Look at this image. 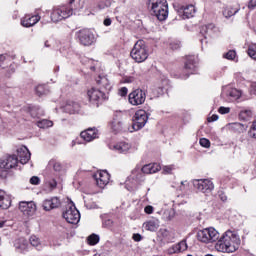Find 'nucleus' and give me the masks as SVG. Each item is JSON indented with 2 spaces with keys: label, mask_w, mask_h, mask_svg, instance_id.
<instances>
[{
  "label": "nucleus",
  "mask_w": 256,
  "mask_h": 256,
  "mask_svg": "<svg viewBox=\"0 0 256 256\" xmlns=\"http://www.w3.org/2000/svg\"><path fill=\"white\" fill-rule=\"evenodd\" d=\"M197 239L201 243H214V241H217L215 249L220 253H235L239 249V245H241V238L235 232L228 230L219 238V232L213 227L199 230Z\"/></svg>",
  "instance_id": "1"
},
{
  "label": "nucleus",
  "mask_w": 256,
  "mask_h": 256,
  "mask_svg": "<svg viewBox=\"0 0 256 256\" xmlns=\"http://www.w3.org/2000/svg\"><path fill=\"white\" fill-rule=\"evenodd\" d=\"M148 7L151 15L157 17L158 21H165L169 17L167 0H149Z\"/></svg>",
  "instance_id": "2"
},
{
  "label": "nucleus",
  "mask_w": 256,
  "mask_h": 256,
  "mask_svg": "<svg viewBox=\"0 0 256 256\" xmlns=\"http://www.w3.org/2000/svg\"><path fill=\"white\" fill-rule=\"evenodd\" d=\"M130 56L134 61H136V63H143L144 61H147V58L149 57V50H147L145 41L138 40L131 50Z\"/></svg>",
  "instance_id": "3"
},
{
  "label": "nucleus",
  "mask_w": 256,
  "mask_h": 256,
  "mask_svg": "<svg viewBox=\"0 0 256 256\" xmlns=\"http://www.w3.org/2000/svg\"><path fill=\"white\" fill-rule=\"evenodd\" d=\"M76 0H70L69 6H61L56 8L51 13V20L54 23H58V21H63V19H69L71 15H73V5Z\"/></svg>",
  "instance_id": "4"
},
{
  "label": "nucleus",
  "mask_w": 256,
  "mask_h": 256,
  "mask_svg": "<svg viewBox=\"0 0 256 256\" xmlns=\"http://www.w3.org/2000/svg\"><path fill=\"white\" fill-rule=\"evenodd\" d=\"M62 216L65 218L67 223H70L71 225H77L81 219V214L73 203H70L66 206V210L63 212Z\"/></svg>",
  "instance_id": "5"
},
{
  "label": "nucleus",
  "mask_w": 256,
  "mask_h": 256,
  "mask_svg": "<svg viewBox=\"0 0 256 256\" xmlns=\"http://www.w3.org/2000/svg\"><path fill=\"white\" fill-rule=\"evenodd\" d=\"M76 37L80 45H83L84 47H90V45L95 43V34H93V32L87 28L76 32Z\"/></svg>",
  "instance_id": "6"
},
{
  "label": "nucleus",
  "mask_w": 256,
  "mask_h": 256,
  "mask_svg": "<svg viewBox=\"0 0 256 256\" xmlns=\"http://www.w3.org/2000/svg\"><path fill=\"white\" fill-rule=\"evenodd\" d=\"M147 121H149V115L145 110H138L136 111L133 117V124L132 127L134 131H139L147 125Z\"/></svg>",
  "instance_id": "7"
},
{
  "label": "nucleus",
  "mask_w": 256,
  "mask_h": 256,
  "mask_svg": "<svg viewBox=\"0 0 256 256\" xmlns=\"http://www.w3.org/2000/svg\"><path fill=\"white\" fill-rule=\"evenodd\" d=\"M19 164V158L13 155H6L0 158V169H4V171H9V169H15Z\"/></svg>",
  "instance_id": "8"
},
{
  "label": "nucleus",
  "mask_w": 256,
  "mask_h": 256,
  "mask_svg": "<svg viewBox=\"0 0 256 256\" xmlns=\"http://www.w3.org/2000/svg\"><path fill=\"white\" fill-rule=\"evenodd\" d=\"M193 185L200 193H211L215 189V185L209 179L194 180Z\"/></svg>",
  "instance_id": "9"
},
{
  "label": "nucleus",
  "mask_w": 256,
  "mask_h": 256,
  "mask_svg": "<svg viewBox=\"0 0 256 256\" xmlns=\"http://www.w3.org/2000/svg\"><path fill=\"white\" fill-rule=\"evenodd\" d=\"M88 97L92 103H96L97 106H99V103H103V101H106L108 99L107 93L100 89L92 88L88 90Z\"/></svg>",
  "instance_id": "10"
},
{
  "label": "nucleus",
  "mask_w": 256,
  "mask_h": 256,
  "mask_svg": "<svg viewBox=\"0 0 256 256\" xmlns=\"http://www.w3.org/2000/svg\"><path fill=\"white\" fill-rule=\"evenodd\" d=\"M147 99V94L141 89L132 91L128 96V101L131 105H143Z\"/></svg>",
  "instance_id": "11"
},
{
  "label": "nucleus",
  "mask_w": 256,
  "mask_h": 256,
  "mask_svg": "<svg viewBox=\"0 0 256 256\" xmlns=\"http://www.w3.org/2000/svg\"><path fill=\"white\" fill-rule=\"evenodd\" d=\"M197 69V58L195 56H188L184 65V73L181 79H187L189 73H193Z\"/></svg>",
  "instance_id": "12"
},
{
  "label": "nucleus",
  "mask_w": 256,
  "mask_h": 256,
  "mask_svg": "<svg viewBox=\"0 0 256 256\" xmlns=\"http://www.w3.org/2000/svg\"><path fill=\"white\" fill-rule=\"evenodd\" d=\"M19 209L23 215H26L27 217H31L35 215V211H37V205H35V202H20L19 203Z\"/></svg>",
  "instance_id": "13"
},
{
  "label": "nucleus",
  "mask_w": 256,
  "mask_h": 256,
  "mask_svg": "<svg viewBox=\"0 0 256 256\" xmlns=\"http://www.w3.org/2000/svg\"><path fill=\"white\" fill-rule=\"evenodd\" d=\"M178 15L183 19H191L195 15V6L194 5H186V6H178L177 9Z\"/></svg>",
  "instance_id": "14"
},
{
  "label": "nucleus",
  "mask_w": 256,
  "mask_h": 256,
  "mask_svg": "<svg viewBox=\"0 0 256 256\" xmlns=\"http://www.w3.org/2000/svg\"><path fill=\"white\" fill-rule=\"evenodd\" d=\"M127 181H135V183H143L145 181V174L142 171V168L136 166L132 171Z\"/></svg>",
  "instance_id": "15"
},
{
  "label": "nucleus",
  "mask_w": 256,
  "mask_h": 256,
  "mask_svg": "<svg viewBox=\"0 0 256 256\" xmlns=\"http://www.w3.org/2000/svg\"><path fill=\"white\" fill-rule=\"evenodd\" d=\"M42 207L44 211L58 209V207H61V200L59 199V197H53L51 199L44 200Z\"/></svg>",
  "instance_id": "16"
},
{
  "label": "nucleus",
  "mask_w": 256,
  "mask_h": 256,
  "mask_svg": "<svg viewBox=\"0 0 256 256\" xmlns=\"http://www.w3.org/2000/svg\"><path fill=\"white\" fill-rule=\"evenodd\" d=\"M96 179V185L100 187V189H103L106 185L109 184L110 175L107 170H104L98 174L95 175Z\"/></svg>",
  "instance_id": "17"
},
{
  "label": "nucleus",
  "mask_w": 256,
  "mask_h": 256,
  "mask_svg": "<svg viewBox=\"0 0 256 256\" xmlns=\"http://www.w3.org/2000/svg\"><path fill=\"white\" fill-rule=\"evenodd\" d=\"M17 156L20 159V163L22 165H26V163H29V160L31 159V152L26 146H21L17 149Z\"/></svg>",
  "instance_id": "18"
},
{
  "label": "nucleus",
  "mask_w": 256,
  "mask_h": 256,
  "mask_svg": "<svg viewBox=\"0 0 256 256\" xmlns=\"http://www.w3.org/2000/svg\"><path fill=\"white\" fill-rule=\"evenodd\" d=\"M96 83L100 85V89H102L106 95L111 91V82H109V78H107V76H99Z\"/></svg>",
  "instance_id": "19"
},
{
  "label": "nucleus",
  "mask_w": 256,
  "mask_h": 256,
  "mask_svg": "<svg viewBox=\"0 0 256 256\" xmlns=\"http://www.w3.org/2000/svg\"><path fill=\"white\" fill-rule=\"evenodd\" d=\"M40 20H41V17L38 15H34V16L27 15L21 20V25L23 27H33V25H37V23H39Z\"/></svg>",
  "instance_id": "20"
},
{
  "label": "nucleus",
  "mask_w": 256,
  "mask_h": 256,
  "mask_svg": "<svg viewBox=\"0 0 256 256\" xmlns=\"http://www.w3.org/2000/svg\"><path fill=\"white\" fill-rule=\"evenodd\" d=\"M142 173L144 175H153V173H157L161 171V165L154 163V164H146L142 168Z\"/></svg>",
  "instance_id": "21"
},
{
  "label": "nucleus",
  "mask_w": 256,
  "mask_h": 256,
  "mask_svg": "<svg viewBox=\"0 0 256 256\" xmlns=\"http://www.w3.org/2000/svg\"><path fill=\"white\" fill-rule=\"evenodd\" d=\"M80 136L82 139H84V141L89 143L90 141H93V139H97V130L95 128H89L85 131H82Z\"/></svg>",
  "instance_id": "22"
},
{
  "label": "nucleus",
  "mask_w": 256,
  "mask_h": 256,
  "mask_svg": "<svg viewBox=\"0 0 256 256\" xmlns=\"http://www.w3.org/2000/svg\"><path fill=\"white\" fill-rule=\"evenodd\" d=\"M11 207V198L5 195V191L0 190V209H9Z\"/></svg>",
  "instance_id": "23"
},
{
  "label": "nucleus",
  "mask_w": 256,
  "mask_h": 256,
  "mask_svg": "<svg viewBox=\"0 0 256 256\" xmlns=\"http://www.w3.org/2000/svg\"><path fill=\"white\" fill-rule=\"evenodd\" d=\"M216 32L217 27H215V24H207L205 26H202L200 29L201 35H208V37H211Z\"/></svg>",
  "instance_id": "24"
},
{
  "label": "nucleus",
  "mask_w": 256,
  "mask_h": 256,
  "mask_svg": "<svg viewBox=\"0 0 256 256\" xmlns=\"http://www.w3.org/2000/svg\"><path fill=\"white\" fill-rule=\"evenodd\" d=\"M49 169H53L55 173L61 174L63 173V164L59 162V160L51 159L48 162Z\"/></svg>",
  "instance_id": "25"
},
{
  "label": "nucleus",
  "mask_w": 256,
  "mask_h": 256,
  "mask_svg": "<svg viewBox=\"0 0 256 256\" xmlns=\"http://www.w3.org/2000/svg\"><path fill=\"white\" fill-rule=\"evenodd\" d=\"M112 149L114 151H117V153H127L129 149H131V144L126 142H120L118 144L113 145Z\"/></svg>",
  "instance_id": "26"
},
{
  "label": "nucleus",
  "mask_w": 256,
  "mask_h": 256,
  "mask_svg": "<svg viewBox=\"0 0 256 256\" xmlns=\"http://www.w3.org/2000/svg\"><path fill=\"white\" fill-rule=\"evenodd\" d=\"M229 127L234 133H245L247 131V126L239 122L230 123Z\"/></svg>",
  "instance_id": "27"
},
{
  "label": "nucleus",
  "mask_w": 256,
  "mask_h": 256,
  "mask_svg": "<svg viewBox=\"0 0 256 256\" xmlns=\"http://www.w3.org/2000/svg\"><path fill=\"white\" fill-rule=\"evenodd\" d=\"M79 103L77 102H69L65 105L64 109L66 113L70 115H74V113H79Z\"/></svg>",
  "instance_id": "28"
},
{
  "label": "nucleus",
  "mask_w": 256,
  "mask_h": 256,
  "mask_svg": "<svg viewBox=\"0 0 256 256\" xmlns=\"http://www.w3.org/2000/svg\"><path fill=\"white\" fill-rule=\"evenodd\" d=\"M146 231H157L159 229V220H150L143 224Z\"/></svg>",
  "instance_id": "29"
},
{
  "label": "nucleus",
  "mask_w": 256,
  "mask_h": 256,
  "mask_svg": "<svg viewBox=\"0 0 256 256\" xmlns=\"http://www.w3.org/2000/svg\"><path fill=\"white\" fill-rule=\"evenodd\" d=\"M37 126L40 129H47L49 127H53V121H50V120H47V119H42V120H39L37 122Z\"/></svg>",
  "instance_id": "30"
},
{
  "label": "nucleus",
  "mask_w": 256,
  "mask_h": 256,
  "mask_svg": "<svg viewBox=\"0 0 256 256\" xmlns=\"http://www.w3.org/2000/svg\"><path fill=\"white\" fill-rule=\"evenodd\" d=\"M253 117V112L251 110H242L239 113V118L242 119V121H249Z\"/></svg>",
  "instance_id": "31"
},
{
  "label": "nucleus",
  "mask_w": 256,
  "mask_h": 256,
  "mask_svg": "<svg viewBox=\"0 0 256 256\" xmlns=\"http://www.w3.org/2000/svg\"><path fill=\"white\" fill-rule=\"evenodd\" d=\"M237 13H239V8H227L223 11V15L226 19L233 17V15H236Z\"/></svg>",
  "instance_id": "32"
},
{
  "label": "nucleus",
  "mask_w": 256,
  "mask_h": 256,
  "mask_svg": "<svg viewBox=\"0 0 256 256\" xmlns=\"http://www.w3.org/2000/svg\"><path fill=\"white\" fill-rule=\"evenodd\" d=\"M30 115L33 117V119H36L37 117H41L43 115V110L39 107H32L30 108Z\"/></svg>",
  "instance_id": "33"
},
{
  "label": "nucleus",
  "mask_w": 256,
  "mask_h": 256,
  "mask_svg": "<svg viewBox=\"0 0 256 256\" xmlns=\"http://www.w3.org/2000/svg\"><path fill=\"white\" fill-rule=\"evenodd\" d=\"M35 92L38 97H42V95H47L49 93V90L45 88V85H38L35 88Z\"/></svg>",
  "instance_id": "34"
},
{
  "label": "nucleus",
  "mask_w": 256,
  "mask_h": 256,
  "mask_svg": "<svg viewBox=\"0 0 256 256\" xmlns=\"http://www.w3.org/2000/svg\"><path fill=\"white\" fill-rule=\"evenodd\" d=\"M112 129L115 133H119L123 129V122L121 121H114L112 122Z\"/></svg>",
  "instance_id": "35"
},
{
  "label": "nucleus",
  "mask_w": 256,
  "mask_h": 256,
  "mask_svg": "<svg viewBox=\"0 0 256 256\" xmlns=\"http://www.w3.org/2000/svg\"><path fill=\"white\" fill-rule=\"evenodd\" d=\"M89 245H97L99 243V235L92 234L88 237Z\"/></svg>",
  "instance_id": "36"
},
{
  "label": "nucleus",
  "mask_w": 256,
  "mask_h": 256,
  "mask_svg": "<svg viewBox=\"0 0 256 256\" xmlns=\"http://www.w3.org/2000/svg\"><path fill=\"white\" fill-rule=\"evenodd\" d=\"M248 55L252 59H256V44H251L248 48Z\"/></svg>",
  "instance_id": "37"
},
{
  "label": "nucleus",
  "mask_w": 256,
  "mask_h": 256,
  "mask_svg": "<svg viewBox=\"0 0 256 256\" xmlns=\"http://www.w3.org/2000/svg\"><path fill=\"white\" fill-rule=\"evenodd\" d=\"M249 137L252 139H256V121H254L251 125V128L248 132Z\"/></svg>",
  "instance_id": "38"
},
{
  "label": "nucleus",
  "mask_w": 256,
  "mask_h": 256,
  "mask_svg": "<svg viewBox=\"0 0 256 256\" xmlns=\"http://www.w3.org/2000/svg\"><path fill=\"white\" fill-rule=\"evenodd\" d=\"M30 245H32V247H39V245H41V241L37 236H31Z\"/></svg>",
  "instance_id": "39"
},
{
  "label": "nucleus",
  "mask_w": 256,
  "mask_h": 256,
  "mask_svg": "<svg viewBox=\"0 0 256 256\" xmlns=\"http://www.w3.org/2000/svg\"><path fill=\"white\" fill-rule=\"evenodd\" d=\"M229 96L232 97V99H239V97H241V91L232 89L229 92Z\"/></svg>",
  "instance_id": "40"
},
{
  "label": "nucleus",
  "mask_w": 256,
  "mask_h": 256,
  "mask_svg": "<svg viewBox=\"0 0 256 256\" xmlns=\"http://www.w3.org/2000/svg\"><path fill=\"white\" fill-rule=\"evenodd\" d=\"M236 56L237 53L234 50H230L226 54H224L225 59H229L230 61H233V59H235Z\"/></svg>",
  "instance_id": "41"
},
{
  "label": "nucleus",
  "mask_w": 256,
  "mask_h": 256,
  "mask_svg": "<svg viewBox=\"0 0 256 256\" xmlns=\"http://www.w3.org/2000/svg\"><path fill=\"white\" fill-rule=\"evenodd\" d=\"M199 143L201 147H205L206 149H209V147H211V142L207 138H201Z\"/></svg>",
  "instance_id": "42"
},
{
  "label": "nucleus",
  "mask_w": 256,
  "mask_h": 256,
  "mask_svg": "<svg viewBox=\"0 0 256 256\" xmlns=\"http://www.w3.org/2000/svg\"><path fill=\"white\" fill-rule=\"evenodd\" d=\"M169 255H173L174 253H181V250H179V245L176 244L172 246L170 249H168Z\"/></svg>",
  "instance_id": "43"
},
{
  "label": "nucleus",
  "mask_w": 256,
  "mask_h": 256,
  "mask_svg": "<svg viewBox=\"0 0 256 256\" xmlns=\"http://www.w3.org/2000/svg\"><path fill=\"white\" fill-rule=\"evenodd\" d=\"M231 111V108L229 107H223L221 106L219 109H218V112L221 114V115H227V113H230Z\"/></svg>",
  "instance_id": "44"
},
{
  "label": "nucleus",
  "mask_w": 256,
  "mask_h": 256,
  "mask_svg": "<svg viewBox=\"0 0 256 256\" xmlns=\"http://www.w3.org/2000/svg\"><path fill=\"white\" fill-rule=\"evenodd\" d=\"M178 249L181 251H187V242L186 241H181L178 243Z\"/></svg>",
  "instance_id": "45"
},
{
  "label": "nucleus",
  "mask_w": 256,
  "mask_h": 256,
  "mask_svg": "<svg viewBox=\"0 0 256 256\" xmlns=\"http://www.w3.org/2000/svg\"><path fill=\"white\" fill-rule=\"evenodd\" d=\"M173 166H164L163 173L164 175H171V171H173Z\"/></svg>",
  "instance_id": "46"
},
{
  "label": "nucleus",
  "mask_w": 256,
  "mask_h": 256,
  "mask_svg": "<svg viewBox=\"0 0 256 256\" xmlns=\"http://www.w3.org/2000/svg\"><path fill=\"white\" fill-rule=\"evenodd\" d=\"M40 181L41 180L37 176H33L32 178H30L31 185H39Z\"/></svg>",
  "instance_id": "47"
},
{
  "label": "nucleus",
  "mask_w": 256,
  "mask_h": 256,
  "mask_svg": "<svg viewBox=\"0 0 256 256\" xmlns=\"http://www.w3.org/2000/svg\"><path fill=\"white\" fill-rule=\"evenodd\" d=\"M127 93H128L127 87H122V88L119 90V95H120L121 97H126V96H127Z\"/></svg>",
  "instance_id": "48"
},
{
  "label": "nucleus",
  "mask_w": 256,
  "mask_h": 256,
  "mask_svg": "<svg viewBox=\"0 0 256 256\" xmlns=\"http://www.w3.org/2000/svg\"><path fill=\"white\" fill-rule=\"evenodd\" d=\"M145 213H147V215H151V213H153V206L148 205L144 208Z\"/></svg>",
  "instance_id": "49"
},
{
  "label": "nucleus",
  "mask_w": 256,
  "mask_h": 256,
  "mask_svg": "<svg viewBox=\"0 0 256 256\" xmlns=\"http://www.w3.org/2000/svg\"><path fill=\"white\" fill-rule=\"evenodd\" d=\"M132 239H134V241L139 242L143 239V236H141V234L137 233V234H133Z\"/></svg>",
  "instance_id": "50"
},
{
  "label": "nucleus",
  "mask_w": 256,
  "mask_h": 256,
  "mask_svg": "<svg viewBox=\"0 0 256 256\" xmlns=\"http://www.w3.org/2000/svg\"><path fill=\"white\" fill-rule=\"evenodd\" d=\"M218 119H219V116L217 114H214L208 118V122L213 123V121H217Z\"/></svg>",
  "instance_id": "51"
},
{
  "label": "nucleus",
  "mask_w": 256,
  "mask_h": 256,
  "mask_svg": "<svg viewBox=\"0 0 256 256\" xmlns=\"http://www.w3.org/2000/svg\"><path fill=\"white\" fill-rule=\"evenodd\" d=\"M256 7V0H250L248 4L249 9H255Z\"/></svg>",
  "instance_id": "52"
},
{
  "label": "nucleus",
  "mask_w": 256,
  "mask_h": 256,
  "mask_svg": "<svg viewBox=\"0 0 256 256\" xmlns=\"http://www.w3.org/2000/svg\"><path fill=\"white\" fill-rule=\"evenodd\" d=\"M51 189H55L57 187V180H52L49 182Z\"/></svg>",
  "instance_id": "53"
},
{
  "label": "nucleus",
  "mask_w": 256,
  "mask_h": 256,
  "mask_svg": "<svg viewBox=\"0 0 256 256\" xmlns=\"http://www.w3.org/2000/svg\"><path fill=\"white\" fill-rule=\"evenodd\" d=\"M104 225H105L106 227H111V226L113 225V220H111V219L106 220V221L104 222Z\"/></svg>",
  "instance_id": "54"
},
{
  "label": "nucleus",
  "mask_w": 256,
  "mask_h": 256,
  "mask_svg": "<svg viewBox=\"0 0 256 256\" xmlns=\"http://www.w3.org/2000/svg\"><path fill=\"white\" fill-rule=\"evenodd\" d=\"M111 23H112L111 18H106V19L104 20V25H105L106 27H109V26L111 25Z\"/></svg>",
  "instance_id": "55"
},
{
  "label": "nucleus",
  "mask_w": 256,
  "mask_h": 256,
  "mask_svg": "<svg viewBox=\"0 0 256 256\" xmlns=\"http://www.w3.org/2000/svg\"><path fill=\"white\" fill-rule=\"evenodd\" d=\"M170 47L173 50H177V49H179L181 47V45L180 44H170Z\"/></svg>",
  "instance_id": "56"
},
{
  "label": "nucleus",
  "mask_w": 256,
  "mask_h": 256,
  "mask_svg": "<svg viewBox=\"0 0 256 256\" xmlns=\"http://www.w3.org/2000/svg\"><path fill=\"white\" fill-rule=\"evenodd\" d=\"M219 197H220L221 201H224V202L227 201V196L224 193H220Z\"/></svg>",
  "instance_id": "57"
},
{
  "label": "nucleus",
  "mask_w": 256,
  "mask_h": 256,
  "mask_svg": "<svg viewBox=\"0 0 256 256\" xmlns=\"http://www.w3.org/2000/svg\"><path fill=\"white\" fill-rule=\"evenodd\" d=\"M168 213H169L168 219H169V221H171V219L173 217H175V212L174 211H169Z\"/></svg>",
  "instance_id": "58"
},
{
  "label": "nucleus",
  "mask_w": 256,
  "mask_h": 256,
  "mask_svg": "<svg viewBox=\"0 0 256 256\" xmlns=\"http://www.w3.org/2000/svg\"><path fill=\"white\" fill-rule=\"evenodd\" d=\"M5 223H7V221H1L0 222V229H3V227H5Z\"/></svg>",
  "instance_id": "59"
},
{
  "label": "nucleus",
  "mask_w": 256,
  "mask_h": 256,
  "mask_svg": "<svg viewBox=\"0 0 256 256\" xmlns=\"http://www.w3.org/2000/svg\"><path fill=\"white\" fill-rule=\"evenodd\" d=\"M5 59H6L5 55L1 54V55H0V62H1V61H5Z\"/></svg>",
  "instance_id": "60"
},
{
  "label": "nucleus",
  "mask_w": 256,
  "mask_h": 256,
  "mask_svg": "<svg viewBox=\"0 0 256 256\" xmlns=\"http://www.w3.org/2000/svg\"><path fill=\"white\" fill-rule=\"evenodd\" d=\"M251 87H252V89H254V91H256V83H252Z\"/></svg>",
  "instance_id": "61"
},
{
  "label": "nucleus",
  "mask_w": 256,
  "mask_h": 256,
  "mask_svg": "<svg viewBox=\"0 0 256 256\" xmlns=\"http://www.w3.org/2000/svg\"><path fill=\"white\" fill-rule=\"evenodd\" d=\"M105 6H106V7H111V2H110V1H106Z\"/></svg>",
  "instance_id": "62"
},
{
  "label": "nucleus",
  "mask_w": 256,
  "mask_h": 256,
  "mask_svg": "<svg viewBox=\"0 0 256 256\" xmlns=\"http://www.w3.org/2000/svg\"><path fill=\"white\" fill-rule=\"evenodd\" d=\"M48 43H49L48 41L45 42V47H49Z\"/></svg>",
  "instance_id": "63"
},
{
  "label": "nucleus",
  "mask_w": 256,
  "mask_h": 256,
  "mask_svg": "<svg viewBox=\"0 0 256 256\" xmlns=\"http://www.w3.org/2000/svg\"><path fill=\"white\" fill-rule=\"evenodd\" d=\"M181 185H185V182L182 181V182H181Z\"/></svg>",
  "instance_id": "64"
}]
</instances>
